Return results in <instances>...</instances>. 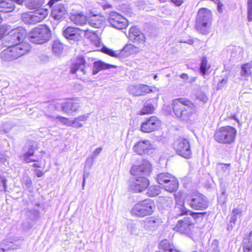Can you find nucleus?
Masks as SVG:
<instances>
[{
	"label": "nucleus",
	"mask_w": 252,
	"mask_h": 252,
	"mask_svg": "<svg viewBox=\"0 0 252 252\" xmlns=\"http://www.w3.org/2000/svg\"><path fill=\"white\" fill-rule=\"evenodd\" d=\"M160 192L159 189L158 187L153 186L149 187L147 192V194L149 196H156L159 194Z\"/></svg>",
	"instance_id": "nucleus-42"
},
{
	"label": "nucleus",
	"mask_w": 252,
	"mask_h": 252,
	"mask_svg": "<svg viewBox=\"0 0 252 252\" xmlns=\"http://www.w3.org/2000/svg\"><path fill=\"white\" fill-rule=\"evenodd\" d=\"M102 52L113 57H121L120 51H115L106 47H103L101 49Z\"/></svg>",
	"instance_id": "nucleus-40"
},
{
	"label": "nucleus",
	"mask_w": 252,
	"mask_h": 252,
	"mask_svg": "<svg viewBox=\"0 0 252 252\" xmlns=\"http://www.w3.org/2000/svg\"><path fill=\"white\" fill-rule=\"evenodd\" d=\"M27 35V31L22 28H18L12 30L8 33L6 40H8L11 44L17 45L23 42Z\"/></svg>",
	"instance_id": "nucleus-13"
},
{
	"label": "nucleus",
	"mask_w": 252,
	"mask_h": 252,
	"mask_svg": "<svg viewBox=\"0 0 252 252\" xmlns=\"http://www.w3.org/2000/svg\"><path fill=\"white\" fill-rule=\"evenodd\" d=\"M151 172V165L146 160H144L140 165H133L130 173L137 177L130 181L129 189L135 192H140L145 190L149 185L147 177Z\"/></svg>",
	"instance_id": "nucleus-1"
},
{
	"label": "nucleus",
	"mask_w": 252,
	"mask_h": 252,
	"mask_svg": "<svg viewBox=\"0 0 252 252\" xmlns=\"http://www.w3.org/2000/svg\"><path fill=\"white\" fill-rule=\"evenodd\" d=\"M63 50V45L59 40H55L52 44L53 53L57 56L61 55Z\"/></svg>",
	"instance_id": "nucleus-36"
},
{
	"label": "nucleus",
	"mask_w": 252,
	"mask_h": 252,
	"mask_svg": "<svg viewBox=\"0 0 252 252\" xmlns=\"http://www.w3.org/2000/svg\"><path fill=\"white\" fill-rule=\"evenodd\" d=\"M175 200L176 205L173 211L176 217L187 215L188 213L189 212V215L192 217L194 220H202L203 217L206 214V212H191L185 207L183 200H182L180 198H178L177 196H175Z\"/></svg>",
	"instance_id": "nucleus-9"
},
{
	"label": "nucleus",
	"mask_w": 252,
	"mask_h": 252,
	"mask_svg": "<svg viewBox=\"0 0 252 252\" xmlns=\"http://www.w3.org/2000/svg\"><path fill=\"white\" fill-rule=\"evenodd\" d=\"M70 19L75 24L80 26H84L88 23V19L81 13L72 14L70 16Z\"/></svg>",
	"instance_id": "nucleus-30"
},
{
	"label": "nucleus",
	"mask_w": 252,
	"mask_h": 252,
	"mask_svg": "<svg viewBox=\"0 0 252 252\" xmlns=\"http://www.w3.org/2000/svg\"><path fill=\"white\" fill-rule=\"evenodd\" d=\"M243 242H246V244H249V245L252 246V231L250 233L249 238L245 239Z\"/></svg>",
	"instance_id": "nucleus-53"
},
{
	"label": "nucleus",
	"mask_w": 252,
	"mask_h": 252,
	"mask_svg": "<svg viewBox=\"0 0 252 252\" xmlns=\"http://www.w3.org/2000/svg\"><path fill=\"white\" fill-rule=\"evenodd\" d=\"M35 149V146H31L28 151L22 156V158L26 163L37 161L35 158H31L33 157Z\"/></svg>",
	"instance_id": "nucleus-33"
},
{
	"label": "nucleus",
	"mask_w": 252,
	"mask_h": 252,
	"mask_svg": "<svg viewBox=\"0 0 252 252\" xmlns=\"http://www.w3.org/2000/svg\"><path fill=\"white\" fill-rule=\"evenodd\" d=\"M174 147L180 156L185 158H189L191 157L190 145L187 139L179 138L175 142Z\"/></svg>",
	"instance_id": "nucleus-12"
},
{
	"label": "nucleus",
	"mask_w": 252,
	"mask_h": 252,
	"mask_svg": "<svg viewBox=\"0 0 252 252\" xmlns=\"http://www.w3.org/2000/svg\"><path fill=\"white\" fill-rule=\"evenodd\" d=\"M80 32L79 29L68 27L64 30L63 33L66 38L77 41L81 38Z\"/></svg>",
	"instance_id": "nucleus-24"
},
{
	"label": "nucleus",
	"mask_w": 252,
	"mask_h": 252,
	"mask_svg": "<svg viewBox=\"0 0 252 252\" xmlns=\"http://www.w3.org/2000/svg\"><path fill=\"white\" fill-rule=\"evenodd\" d=\"M155 205L151 199H145L136 204L132 208L131 214L137 217H144L151 215L154 211Z\"/></svg>",
	"instance_id": "nucleus-8"
},
{
	"label": "nucleus",
	"mask_w": 252,
	"mask_h": 252,
	"mask_svg": "<svg viewBox=\"0 0 252 252\" xmlns=\"http://www.w3.org/2000/svg\"><path fill=\"white\" fill-rule=\"evenodd\" d=\"M210 68V65L208 63L206 58H203L200 65V70L202 74L204 76Z\"/></svg>",
	"instance_id": "nucleus-39"
},
{
	"label": "nucleus",
	"mask_w": 252,
	"mask_h": 252,
	"mask_svg": "<svg viewBox=\"0 0 252 252\" xmlns=\"http://www.w3.org/2000/svg\"><path fill=\"white\" fill-rule=\"evenodd\" d=\"M141 226L148 231H154L157 229L160 223V220L155 217H150L141 222Z\"/></svg>",
	"instance_id": "nucleus-22"
},
{
	"label": "nucleus",
	"mask_w": 252,
	"mask_h": 252,
	"mask_svg": "<svg viewBox=\"0 0 252 252\" xmlns=\"http://www.w3.org/2000/svg\"><path fill=\"white\" fill-rule=\"evenodd\" d=\"M87 64L85 59L82 57H78L70 65V72L75 74L78 78H81L87 73Z\"/></svg>",
	"instance_id": "nucleus-14"
},
{
	"label": "nucleus",
	"mask_w": 252,
	"mask_h": 252,
	"mask_svg": "<svg viewBox=\"0 0 252 252\" xmlns=\"http://www.w3.org/2000/svg\"><path fill=\"white\" fill-rule=\"evenodd\" d=\"M51 36L50 29L46 25H40L34 28L28 34L29 39L31 42L38 44L47 42Z\"/></svg>",
	"instance_id": "nucleus-5"
},
{
	"label": "nucleus",
	"mask_w": 252,
	"mask_h": 252,
	"mask_svg": "<svg viewBox=\"0 0 252 252\" xmlns=\"http://www.w3.org/2000/svg\"><path fill=\"white\" fill-rule=\"evenodd\" d=\"M172 105L175 115L184 121L189 120L196 111V107L193 103L183 98L174 100Z\"/></svg>",
	"instance_id": "nucleus-2"
},
{
	"label": "nucleus",
	"mask_w": 252,
	"mask_h": 252,
	"mask_svg": "<svg viewBox=\"0 0 252 252\" xmlns=\"http://www.w3.org/2000/svg\"><path fill=\"white\" fill-rule=\"evenodd\" d=\"M188 204L194 210H204L208 207L206 197L201 194H196L187 197Z\"/></svg>",
	"instance_id": "nucleus-10"
},
{
	"label": "nucleus",
	"mask_w": 252,
	"mask_h": 252,
	"mask_svg": "<svg viewBox=\"0 0 252 252\" xmlns=\"http://www.w3.org/2000/svg\"><path fill=\"white\" fill-rule=\"evenodd\" d=\"M212 12L206 8H200L196 17L195 29L200 33L207 35L210 32L212 25Z\"/></svg>",
	"instance_id": "nucleus-4"
},
{
	"label": "nucleus",
	"mask_w": 252,
	"mask_h": 252,
	"mask_svg": "<svg viewBox=\"0 0 252 252\" xmlns=\"http://www.w3.org/2000/svg\"><path fill=\"white\" fill-rule=\"evenodd\" d=\"M220 118L223 119V116H221L220 117ZM230 119H234V120H236L237 122L239 123V120L237 119L236 115L235 114H234V115L231 114L230 116H227L226 118H223L224 120H229Z\"/></svg>",
	"instance_id": "nucleus-55"
},
{
	"label": "nucleus",
	"mask_w": 252,
	"mask_h": 252,
	"mask_svg": "<svg viewBox=\"0 0 252 252\" xmlns=\"http://www.w3.org/2000/svg\"><path fill=\"white\" fill-rule=\"evenodd\" d=\"M227 82L228 77H225L219 80L216 87V90L218 91L222 89L226 85Z\"/></svg>",
	"instance_id": "nucleus-45"
},
{
	"label": "nucleus",
	"mask_w": 252,
	"mask_h": 252,
	"mask_svg": "<svg viewBox=\"0 0 252 252\" xmlns=\"http://www.w3.org/2000/svg\"><path fill=\"white\" fill-rule=\"evenodd\" d=\"M89 173L84 171L83 177L82 189H83L86 183V180L88 177Z\"/></svg>",
	"instance_id": "nucleus-54"
},
{
	"label": "nucleus",
	"mask_w": 252,
	"mask_h": 252,
	"mask_svg": "<svg viewBox=\"0 0 252 252\" xmlns=\"http://www.w3.org/2000/svg\"><path fill=\"white\" fill-rule=\"evenodd\" d=\"M58 0H50L48 5L52 8L51 15L55 20L61 21L66 18L67 15V11L64 5L57 3Z\"/></svg>",
	"instance_id": "nucleus-11"
},
{
	"label": "nucleus",
	"mask_w": 252,
	"mask_h": 252,
	"mask_svg": "<svg viewBox=\"0 0 252 252\" xmlns=\"http://www.w3.org/2000/svg\"><path fill=\"white\" fill-rule=\"evenodd\" d=\"M80 106V101L78 98L70 99L62 104V110L65 113L73 115Z\"/></svg>",
	"instance_id": "nucleus-19"
},
{
	"label": "nucleus",
	"mask_w": 252,
	"mask_h": 252,
	"mask_svg": "<svg viewBox=\"0 0 252 252\" xmlns=\"http://www.w3.org/2000/svg\"><path fill=\"white\" fill-rule=\"evenodd\" d=\"M102 149L101 147H99L96 148L92 153V155L91 157L93 158H95L101 153Z\"/></svg>",
	"instance_id": "nucleus-51"
},
{
	"label": "nucleus",
	"mask_w": 252,
	"mask_h": 252,
	"mask_svg": "<svg viewBox=\"0 0 252 252\" xmlns=\"http://www.w3.org/2000/svg\"><path fill=\"white\" fill-rule=\"evenodd\" d=\"M35 174L37 177H41L44 175V173L40 170H35Z\"/></svg>",
	"instance_id": "nucleus-60"
},
{
	"label": "nucleus",
	"mask_w": 252,
	"mask_h": 252,
	"mask_svg": "<svg viewBox=\"0 0 252 252\" xmlns=\"http://www.w3.org/2000/svg\"><path fill=\"white\" fill-rule=\"evenodd\" d=\"M89 114H85L79 116L77 118V120H78L81 123V122L86 121L89 118Z\"/></svg>",
	"instance_id": "nucleus-50"
},
{
	"label": "nucleus",
	"mask_w": 252,
	"mask_h": 252,
	"mask_svg": "<svg viewBox=\"0 0 252 252\" xmlns=\"http://www.w3.org/2000/svg\"><path fill=\"white\" fill-rule=\"evenodd\" d=\"M155 110L154 106L150 101H147L144 104V107L140 112L141 115H145L148 114H152Z\"/></svg>",
	"instance_id": "nucleus-37"
},
{
	"label": "nucleus",
	"mask_w": 252,
	"mask_h": 252,
	"mask_svg": "<svg viewBox=\"0 0 252 252\" xmlns=\"http://www.w3.org/2000/svg\"><path fill=\"white\" fill-rule=\"evenodd\" d=\"M7 29L5 26L0 27V39L2 36L6 32Z\"/></svg>",
	"instance_id": "nucleus-58"
},
{
	"label": "nucleus",
	"mask_w": 252,
	"mask_h": 252,
	"mask_svg": "<svg viewBox=\"0 0 252 252\" xmlns=\"http://www.w3.org/2000/svg\"><path fill=\"white\" fill-rule=\"evenodd\" d=\"M159 202L163 207L170 208L173 204V199L171 197L162 196L159 197Z\"/></svg>",
	"instance_id": "nucleus-38"
},
{
	"label": "nucleus",
	"mask_w": 252,
	"mask_h": 252,
	"mask_svg": "<svg viewBox=\"0 0 252 252\" xmlns=\"http://www.w3.org/2000/svg\"><path fill=\"white\" fill-rule=\"evenodd\" d=\"M128 37L131 41L139 45H144L146 41L144 34L136 27L130 28Z\"/></svg>",
	"instance_id": "nucleus-18"
},
{
	"label": "nucleus",
	"mask_w": 252,
	"mask_h": 252,
	"mask_svg": "<svg viewBox=\"0 0 252 252\" xmlns=\"http://www.w3.org/2000/svg\"><path fill=\"white\" fill-rule=\"evenodd\" d=\"M226 200V195L225 194V191L223 190L222 192L221 196L220 197L219 199V201L222 203L224 204Z\"/></svg>",
	"instance_id": "nucleus-52"
},
{
	"label": "nucleus",
	"mask_w": 252,
	"mask_h": 252,
	"mask_svg": "<svg viewBox=\"0 0 252 252\" xmlns=\"http://www.w3.org/2000/svg\"><path fill=\"white\" fill-rule=\"evenodd\" d=\"M127 90L130 94L135 96L142 95L155 91L151 87L142 84L130 85Z\"/></svg>",
	"instance_id": "nucleus-20"
},
{
	"label": "nucleus",
	"mask_w": 252,
	"mask_h": 252,
	"mask_svg": "<svg viewBox=\"0 0 252 252\" xmlns=\"http://www.w3.org/2000/svg\"><path fill=\"white\" fill-rule=\"evenodd\" d=\"M153 146L151 144L150 141L145 140L137 142L133 147V150L139 155L149 154V150L153 149Z\"/></svg>",
	"instance_id": "nucleus-21"
},
{
	"label": "nucleus",
	"mask_w": 252,
	"mask_h": 252,
	"mask_svg": "<svg viewBox=\"0 0 252 252\" xmlns=\"http://www.w3.org/2000/svg\"><path fill=\"white\" fill-rule=\"evenodd\" d=\"M128 230L132 234H138L139 233V225L137 224L130 223L127 225Z\"/></svg>",
	"instance_id": "nucleus-43"
},
{
	"label": "nucleus",
	"mask_w": 252,
	"mask_h": 252,
	"mask_svg": "<svg viewBox=\"0 0 252 252\" xmlns=\"http://www.w3.org/2000/svg\"><path fill=\"white\" fill-rule=\"evenodd\" d=\"M247 9L252 10V0H248Z\"/></svg>",
	"instance_id": "nucleus-63"
},
{
	"label": "nucleus",
	"mask_w": 252,
	"mask_h": 252,
	"mask_svg": "<svg viewBox=\"0 0 252 252\" xmlns=\"http://www.w3.org/2000/svg\"><path fill=\"white\" fill-rule=\"evenodd\" d=\"M105 22V18L100 15H94L88 19V23L90 26L95 28L102 27Z\"/></svg>",
	"instance_id": "nucleus-25"
},
{
	"label": "nucleus",
	"mask_w": 252,
	"mask_h": 252,
	"mask_svg": "<svg viewBox=\"0 0 252 252\" xmlns=\"http://www.w3.org/2000/svg\"><path fill=\"white\" fill-rule=\"evenodd\" d=\"M219 243L218 240H213L208 251L209 252H220Z\"/></svg>",
	"instance_id": "nucleus-44"
},
{
	"label": "nucleus",
	"mask_w": 252,
	"mask_h": 252,
	"mask_svg": "<svg viewBox=\"0 0 252 252\" xmlns=\"http://www.w3.org/2000/svg\"><path fill=\"white\" fill-rule=\"evenodd\" d=\"M158 183L164 189L169 192L176 190L178 188V181L173 175L168 173L159 174L157 177Z\"/></svg>",
	"instance_id": "nucleus-7"
},
{
	"label": "nucleus",
	"mask_w": 252,
	"mask_h": 252,
	"mask_svg": "<svg viewBox=\"0 0 252 252\" xmlns=\"http://www.w3.org/2000/svg\"><path fill=\"white\" fill-rule=\"evenodd\" d=\"M196 98L203 103H205L208 101V97L206 94L202 92L197 94Z\"/></svg>",
	"instance_id": "nucleus-47"
},
{
	"label": "nucleus",
	"mask_w": 252,
	"mask_h": 252,
	"mask_svg": "<svg viewBox=\"0 0 252 252\" xmlns=\"http://www.w3.org/2000/svg\"><path fill=\"white\" fill-rule=\"evenodd\" d=\"M99 3V2H98ZM102 6L103 7L104 9H106L107 8H111L112 6L110 4L108 3L107 1H103L101 2H100Z\"/></svg>",
	"instance_id": "nucleus-57"
},
{
	"label": "nucleus",
	"mask_w": 252,
	"mask_h": 252,
	"mask_svg": "<svg viewBox=\"0 0 252 252\" xmlns=\"http://www.w3.org/2000/svg\"><path fill=\"white\" fill-rule=\"evenodd\" d=\"M31 49L28 43H22L17 45L11 44L8 48L2 51L0 57L2 60L10 62L28 53Z\"/></svg>",
	"instance_id": "nucleus-3"
},
{
	"label": "nucleus",
	"mask_w": 252,
	"mask_h": 252,
	"mask_svg": "<svg viewBox=\"0 0 252 252\" xmlns=\"http://www.w3.org/2000/svg\"><path fill=\"white\" fill-rule=\"evenodd\" d=\"M160 126V121L156 116H151L141 125V130L149 133L155 131Z\"/></svg>",
	"instance_id": "nucleus-17"
},
{
	"label": "nucleus",
	"mask_w": 252,
	"mask_h": 252,
	"mask_svg": "<svg viewBox=\"0 0 252 252\" xmlns=\"http://www.w3.org/2000/svg\"><path fill=\"white\" fill-rule=\"evenodd\" d=\"M108 21L112 27L118 29H124L127 26V20L114 12L110 13Z\"/></svg>",
	"instance_id": "nucleus-16"
},
{
	"label": "nucleus",
	"mask_w": 252,
	"mask_h": 252,
	"mask_svg": "<svg viewBox=\"0 0 252 252\" xmlns=\"http://www.w3.org/2000/svg\"><path fill=\"white\" fill-rule=\"evenodd\" d=\"M33 24L43 21L48 15V12L46 9H40L32 12Z\"/></svg>",
	"instance_id": "nucleus-27"
},
{
	"label": "nucleus",
	"mask_w": 252,
	"mask_h": 252,
	"mask_svg": "<svg viewBox=\"0 0 252 252\" xmlns=\"http://www.w3.org/2000/svg\"><path fill=\"white\" fill-rule=\"evenodd\" d=\"M180 77L181 78H182L183 80L186 81L189 79V76L186 73H182L181 75H180Z\"/></svg>",
	"instance_id": "nucleus-62"
},
{
	"label": "nucleus",
	"mask_w": 252,
	"mask_h": 252,
	"mask_svg": "<svg viewBox=\"0 0 252 252\" xmlns=\"http://www.w3.org/2000/svg\"><path fill=\"white\" fill-rule=\"evenodd\" d=\"M94 158L92 157L88 158L85 161V166L88 167L89 168H91L94 161Z\"/></svg>",
	"instance_id": "nucleus-49"
},
{
	"label": "nucleus",
	"mask_w": 252,
	"mask_h": 252,
	"mask_svg": "<svg viewBox=\"0 0 252 252\" xmlns=\"http://www.w3.org/2000/svg\"><path fill=\"white\" fill-rule=\"evenodd\" d=\"M230 165L231 164L230 163H218L217 165V174L219 176H223L229 175L230 170Z\"/></svg>",
	"instance_id": "nucleus-31"
},
{
	"label": "nucleus",
	"mask_w": 252,
	"mask_h": 252,
	"mask_svg": "<svg viewBox=\"0 0 252 252\" xmlns=\"http://www.w3.org/2000/svg\"><path fill=\"white\" fill-rule=\"evenodd\" d=\"M193 224L192 222L191 219L187 217L183 220H178L176 225L173 228L174 230L180 232L181 233L189 234L193 228Z\"/></svg>",
	"instance_id": "nucleus-15"
},
{
	"label": "nucleus",
	"mask_w": 252,
	"mask_h": 252,
	"mask_svg": "<svg viewBox=\"0 0 252 252\" xmlns=\"http://www.w3.org/2000/svg\"><path fill=\"white\" fill-rule=\"evenodd\" d=\"M237 130L231 126H222L216 130L214 137L217 142L230 144L234 142Z\"/></svg>",
	"instance_id": "nucleus-6"
},
{
	"label": "nucleus",
	"mask_w": 252,
	"mask_h": 252,
	"mask_svg": "<svg viewBox=\"0 0 252 252\" xmlns=\"http://www.w3.org/2000/svg\"><path fill=\"white\" fill-rule=\"evenodd\" d=\"M39 59L40 61L45 63L49 61V57L48 56L46 55H42L39 56Z\"/></svg>",
	"instance_id": "nucleus-56"
},
{
	"label": "nucleus",
	"mask_w": 252,
	"mask_h": 252,
	"mask_svg": "<svg viewBox=\"0 0 252 252\" xmlns=\"http://www.w3.org/2000/svg\"><path fill=\"white\" fill-rule=\"evenodd\" d=\"M243 249L244 252H252V246L249 245V244H246V242H243Z\"/></svg>",
	"instance_id": "nucleus-48"
},
{
	"label": "nucleus",
	"mask_w": 252,
	"mask_h": 252,
	"mask_svg": "<svg viewBox=\"0 0 252 252\" xmlns=\"http://www.w3.org/2000/svg\"><path fill=\"white\" fill-rule=\"evenodd\" d=\"M47 117L51 118L52 119L54 118L57 119L63 125L68 126H71L73 127L79 128L83 126V125L79 122L78 120H77V118H75L72 120H69L67 118L62 117L60 116H53L47 115Z\"/></svg>",
	"instance_id": "nucleus-23"
},
{
	"label": "nucleus",
	"mask_w": 252,
	"mask_h": 252,
	"mask_svg": "<svg viewBox=\"0 0 252 252\" xmlns=\"http://www.w3.org/2000/svg\"><path fill=\"white\" fill-rule=\"evenodd\" d=\"M13 3H15L18 5H22L24 4L25 0H12Z\"/></svg>",
	"instance_id": "nucleus-64"
},
{
	"label": "nucleus",
	"mask_w": 252,
	"mask_h": 252,
	"mask_svg": "<svg viewBox=\"0 0 252 252\" xmlns=\"http://www.w3.org/2000/svg\"><path fill=\"white\" fill-rule=\"evenodd\" d=\"M216 3H217V4H218V11L220 13H221L222 11V7L223 6L222 3H221L220 2L219 0H218V1Z\"/></svg>",
	"instance_id": "nucleus-61"
},
{
	"label": "nucleus",
	"mask_w": 252,
	"mask_h": 252,
	"mask_svg": "<svg viewBox=\"0 0 252 252\" xmlns=\"http://www.w3.org/2000/svg\"><path fill=\"white\" fill-rule=\"evenodd\" d=\"M252 62L243 64L241 67L240 75L243 77H248L251 74Z\"/></svg>",
	"instance_id": "nucleus-35"
},
{
	"label": "nucleus",
	"mask_w": 252,
	"mask_h": 252,
	"mask_svg": "<svg viewBox=\"0 0 252 252\" xmlns=\"http://www.w3.org/2000/svg\"><path fill=\"white\" fill-rule=\"evenodd\" d=\"M138 52L139 49L138 47L131 44H128L125 45L123 49L120 51L121 56H127Z\"/></svg>",
	"instance_id": "nucleus-32"
},
{
	"label": "nucleus",
	"mask_w": 252,
	"mask_h": 252,
	"mask_svg": "<svg viewBox=\"0 0 252 252\" xmlns=\"http://www.w3.org/2000/svg\"><path fill=\"white\" fill-rule=\"evenodd\" d=\"M242 215V212L240 209L235 208L233 209L230 216L229 222L228 224L227 229L231 231L235 225L237 219H240Z\"/></svg>",
	"instance_id": "nucleus-26"
},
{
	"label": "nucleus",
	"mask_w": 252,
	"mask_h": 252,
	"mask_svg": "<svg viewBox=\"0 0 252 252\" xmlns=\"http://www.w3.org/2000/svg\"><path fill=\"white\" fill-rule=\"evenodd\" d=\"M114 66L101 61L94 62L93 63V74L95 75L102 70L109 69Z\"/></svg>",
	"instance_id": "nucleus-29"
},
{
	"label": "nucleus",
	"mask_w": 252,
	"mask_h": 252,
	"mask_svg": "<svg viewBox=\"0 0 252 252\" xmlns=\"http://www.w3.org/2000/svg\"><path fill=\"white\" fill-rule=\"evenodd\" d=\"M22 183L26 189L30 190L32 187V182L29 177H25L22 179Z\"/></svg>",
	"instance_id": "nucleus-46"
},
{
	"label": "nucleus",
	"mask_w": 252,
	"mask_h": 252,
	"mask_svg": "<svg viewBox=\"0 0 252 252\" xmlns=\"http://www.w3.org/2000/svg\"><path fill=\"white\" fill-rule=\"evenodd\" d=\"M44 0H25L24 4L30 9L38 8L44 3Z\"/></svg>",
	"instance_id": "nucleus-34"
},
{
	"label": "nucleus",
	"mask_w": 252,
	"mask_h": 252,
	"mask_svg": "<svg viewBox=\"0 0 252 252\" xmlns=\"http://www.w3.org/2000/svg\"><path fill=\"white\" fill-rule=\"evenodd\" d=\"M15 5L12 0H0V11L10 12L14 10Z\"/></svg>",
	"instance_id": "nucleus-28"
},
{
	"label": "nucleus",
	"mask_w": 252,
	"mask_h": 252,
	"mask_svg": "<svg viewBox=\"0 0 252 252\" xmlns=\"http://www.w3.org/2000/svg\"><path fill=\"white\" fill-rule=\"evenodd\" d=\"M22 21L26 24H33L32 12L24 13L21 15Z\"/></svg>",
	"instance_id": "nucleus-41"
},
{
	"label": "nucleus",
	"mask_w": 252,
	"mask_h": 252,
	"mask_svg": "<svg viewBox=\"0 0 252 252\" xmlns=\"http://www.w3.org/2000/svg\"><path fill=\"white\" fill-rule=\"evenodd\" d=\"M247 18H248V22H251L252 21V10H248Z\"/></svg>",
	"instance_id": "nucleus-59"
}]
</instances>
